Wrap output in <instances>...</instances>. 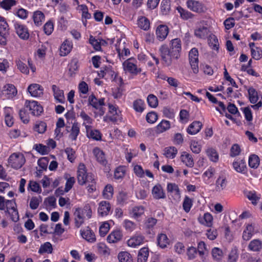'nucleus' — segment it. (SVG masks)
Returning <instances> with one entry per match:
<instances>
[{
  "label": "nucleus",
  "mask_w": 262,
  "mask_h": 262,
  "mask_svg": "<svg viewBox=\"0 0 262 262\" xmlns=\"http://www.w3.org/2000/svg\"><path fill=\"white\" fill-rule=\"evenodd\" d=\"M170 44V49L165 45H162L159 49L162 59L167 66H170L173 60H177L180 57L182 49L180 38L172 39Z\"/></svg>",
  "instance_id": "f257e3e1"
},
{
  "label": "nucleus",
  "mask_w": 262,
  "mask_h": 262,
  "mask_svg": "<svg viewBox=\"0 0 262 262\" xmlns=\"http://www.w3.org/2000/svg\"><path fill=\"white\" fill-rule=\"evenodd\" d=\"M26 162L24 155L20 152H14L11 154L8 159L9 165L15 169L20 168Z\"/></svg>",
  "instance_id": "f03ea898"
},
{
  "label": "nucleus",
  "mask_w": 262,
  "mask_h": 262,
  "mask_svg": "<svg viewBox=\"0 0 262 262\" xmlns=\"http://www.w3.org/2000/svg\"><path fill=\"white\" fill-rule=\"evenodd\" d=\"M77 179L79 184L83 185L86 183L94 181V178L91 173H87L85 165L80 164L77 170Z\"/></svg>",
  "instance_id": "7ed1b4c3"
},
{
  "label": "nucleus",
  "mask_w": 262,
  "mask_h": 262,
  "mask_svg": "<svg viewBox=\"0 0 262 262\" xmlns=\"http://www.w3.org/2000/svg\"><path fill=\"white\" fill-rule=\"evenodd\" d=\"M123 70L133 75H137L141 73L142 69L138 67L134 60L129 58L125 60L122 64Z\"/></svg>",
  "instance_id": "20e7f679"
},
{
  "label": "nucleus",
  "mask_w": 262,
  "mask_h": 262,
  "mask_svg": "<svg viewBox=\"0 0 262 262\" xmlns=\"http://www.w3.org/2000/svg\"><path fill=\"white\" fill-rule=\"evenodd\" d=\"M88 103L89 105L99 110V114L100 116H103L104 115L105 110L102 106L105 104L104 98H101L98 100L94 94H92L89 97Z\"/></svg>",
  "instance_id": "39448f33"
},
{
  "label": "nucleus",
  "mask_w": 262,
  "mask_h": 262,
  "mask_svg": "<svg viewBox=\"0 0 262 262\" xmlns=\"http://www.w3.org/2000/svg\"><path fill=\"white\" fill-rule=\"evenodd\" d=\"M199 52L196 48H192L189 53V63L193 72L196 74L199 72Z\"/></svg>",
  "instance_id": "423d86ee"
},
{
  "label": "nucleus",
  "mask_w": 262,
  "mask_h": 262,
  "mask_svg": "<svg viewBox=\"0 0 262 262\" xmlns=\"http://www.w3.org/2000/svg\"><path fill=\"white\" fill-rule=\"evenodd\" d=\"M25 105L33 116H39L43 112L42 107L37 101L27 100Z\"/></svg>",
  "instance_id": "0eeeda50"
},
{
  "label": "nucleus",
  "mask_w": 262,
  "mask_h": 262,
  "mask_svg": "<svg viewBox=\"0 0 262 262\" xmlns=\"http://www.w3.org/2000/svg\"><path fill=\"white\" fill-rule=\"evenodd\" d=\"M187 8L190 10L201 13L204 12L206 8L204 5L200 2L195 0H188L186 2Z\"/></svg>",
  "instance_id": "6e6552de"
},
{
  "label": "nucleus",
  "mask_w": 262,
  "mask_h": 262,
  "mask_svg": "<svg viewBox=\"0 0 262 262\" xmlns=\"http://www.w3.org/2000/svg\"><path fill=\"white\" fill-rule=\"evenodd\" d=\"M14 26L15 32L20 38L24 40L29 38V33L26 26L17 22L14 24Z\"/></svg>",
  "instance_id": "1a4fd4ad"
},
{
  "label": "nucleus",
  "mask_w": 262,
  "mask_h": 262,
  "mask_svg": "<svg viewBox=\"0 0 262 262\" xmlns=\"http://www.w3.org/2000/svg\"><path fill=\"white\" fill-rule=\"evenodd\" d=\"M108 114L103 117L104 122H116L118 120L119 114L116 107L112 104H108Z\"/></svg>",
  "instance_id": "9d476101"
},
{
  "label": "nucleus",
  "mask_w": 262,
  "mask_h": 262,
  "mask_svg": "<svg viewBox=\"0 0 262 262\" xmlns=\"http://www.w3.org/2000/svg\"><path fill=\"white\" fill-rule=\"evenodd\" d=\"M167 191L175 200H179L181 198V192L177 184L168 183L167 185Z\"/></svg>",
  "instance_id": "9b49d317"
},
{
  "label": "nucleus",
  "mask_w": 262,
  "mask_h": 262,
  "mask_svg": "<svg viewBox=\"0 0 262 262\" xmlns=\"http://www.w3.org/2000/svg\"><path fill=\"white\" fill-rule=\"evenodd\" d=\"M145 208L143 206H135L133 207L129 211V214L131 217L139 221L140 218L144 214Z\"/></svg>",
  "instance_id": "f8f14e48"
},
{
  "label": "nucleus",
  "mask_w": 262,
  "mask_h": 262,
  "mask_svg": "<svg viewBox=\"0 0 262 262\" xmlns=\"http://www.w3.org/2000/svg\"><path fill=\"white\" fill-rule=\"evenodd\" d=\"M151 194L153 198L156 200L164 199L166 198L165 192L160 184L155 185L152 190Z\"/></svg>",
  "instance_id": "ddd939ff"
},
{
  "label": "nucleus",
  "mask_w": 262,
  "mask_h": 262,
  "mask_svg": "<svg viewBox=\"0 0 262 262\" xmlns=\"http://www.w3.org/2000/svg\"><path fill=\"white\" fill-rule=\"evenodd\" d=\"M17 93L15 86L12 84H7L3 87V95L7 99H11L15 97Z\"/></svg>",
  "instance_id": "4468645a"
},
{
  "label": "nucleus",
  "mask_w": 262,
  "mask_h": 262,
  "mask_svg": "<svg viewBox=\"0 0 262 262\" xmlns=\"http://www.w3.org/2000/svg\"><path fill=\"white\" fill-rule=\"evenodd\" d=\"M28 91L31 96L34 97H40L43 95V89L36 83L31 84L28 88Z\"/></svg>",
  "instance_id": "2eb2a0df"
},
{
  "label": "nucleus",
  "mask_w": 262,
  "mask_h": 262,
  "mask_svg": "<svg viewBox=\"0 0 262 262\" xmlns=\"http://www.w3.org/2000/svg\"><path fill=\"white\" fill-rule=\"evenodd\" d=\"M168 33V27L166 25H160L156 29V37L159 40L163 41L167 36Z\"/></svg>",
  "instance_id": "dca6fc26"
},
{
  "label": "nucleus",
  "mask_w": 262,
  "mask_h": 262,
  "mask_svg": "<svg viewBox=\"0 0 262 262\" xmlns=\"http://www.w3.org/2000/svg\"><path fill=\"white\" fill-rule=\"evenodd\" d=\"M93 153L96 158L97 161L101 165L105 166L107 161L106 160L104 152L98 147H95L93 150Z\"/></svg>",
  "instance_id": "f3484780"
},
{
  "label": "nucleus",
  "mask_w": 262,
  "mask_h": 262,
  "mask_svg": "<svg viewBox=\"0 0 262 262\" xmlns=\"http://www.w3.org/2000/svg\"><path fill=\"white\" fill-rule=\"evenodd\" d=\"M73 48V43L68 39L65 40L60 48V55L65 56L70 53Z\"/></svg>",
  "instance_id": "a211bd4d"
},
{
  "label": "nucleus",
  "mask_w": 262,
  "mask_h": 262,
  "mask_svg": "<svg viewBox=\"0 0 262 262\" xmlns=\"http://www.w3.org/2000/svg\"><path fill=\"white\" fill-rule=\"evenodd\" d=\"M52 90L53 92V95L55 99L59 103H63L65 101L63 91L60 90L59 87L56 85H52Z\"/></svg>",
  "instance_id": "6ab92c4d"
},
{
  "label": "nucleus",
  "mask_w": 262,
  "mask_h": 262,
  "mask_svg": "<svg viewBox=\"0 0 262 262\" xmlns=\"http://www.w3.org/2000/svg\"><path fill=\"white\" fill-rule=\"evenodd\" d=\"M202 127V124L200 121H193L187 128V132L188 134L194 135L199 133Z\"/></svg>",
  "instance_id": "aec40b11"
},
{
  "label": "nucleus",
  "mask_w": 262,
  "mask_h": 262,
  "mask_svg": "<svg viewBox=\"0 0 262 262\" xmlns=\"http://www.w3.org/2000/svg\"><path fill=\"white\" fill-rule=\"evenodd\" d=\"M87 137L93 140L101 141L102 140V134L99 130L93 129L91 126L86 129Z\"/></svg>",
  "instance_id": "412c9836"
},
{
  "label": "nucleus",
  "mask_w": 262,
  "mask_h": 262,
  "mask_svg": "<svg viewBox=\"0 0 262 262\" xmlns=\"http://www.w3.org/2000/svg\"><path fill=\"white\" fill-rule=\"evenodd\" d=\"M227 180L224 176H220L215 182V190L221 192L226 189L227 185Z\"/></svg>",
  "instance_id": "4be33fe9"
},
{
  "label": "nucleus",
  "mask_w": 262,
  "mask_h": 262,
  "mask_svg": "<svg viewBox=\"0 0 262 262\" xmlns=\"http://www.w3.org/2000/svg\"><path fill=\"white\" fill-rule=\"evenodd\" d=\"M111 210V205L106 201H102L99 203L98 212L101 216L107 215Z\"/></svg>",
  "instance_id": "5701e85b"
},
{
  "label": "nucleus",
  "mask_w": 262,
  "mask_h": 262,
  "mask_svg": "<svg viewBox=\"0 0 262 262\" xmlns=\"http://www.w3.org/2000/svg\"><path fill=\"white\" fill-rule=\"evenodd\" d=\"M122 237L120 230H117L112 231L107 237V241L109 243H116L120 241Z\"/></svg>",
  "instance_id": "b1692460"
},
{
  "label": "nucleus",
  "mask_w": 262,
  "mask_h": 262,
  "mask_svg": "<svg viewBox=\"0 0 262 262\" xmlns=\"http://www.w3.org/2000/svg\"><path fill=\"white\" fill-rule=\"evenodd\" d=\"M144 239L142 235L134 236L128 240L127 245L129 247L135 248L141 245L143 243Z\"/></svg>",
  "instance_id": "393cba45"
},
{
  "label": "nucleus",
  "mask_w": 262,
  "mask_h": 262,
  "mask_svg": "<svg viewBox=\"0 0 262 262\" xmlns=\"http://www.w3.org/2000/svg\"><path fill=\"white\" fill-rule=\"evenodd\" d=\"M75 225L77 228H79L84 222L85 216L82 214L80 210L77 208L74 212Z\"/></svg>",
  "instance_id": "a878e982"
},
{
  "label": "nucleus",
  "mask_w": 262,
  "mask_h": 262,
  "mask_svg": "<svg viewBox=\"0 0 262 262\" xmlns=\"http://www.w3.org/2000/svg\"><path fill=\"white\" fill-rule=\"evenodd\" d=\"M233 167L237 172L244 173L246 171L247 167L246 164L243 160H237L233 162Z\"/></svg>",
  "instance_id": "bb28decb"
},
{
  "label": "nucleus",
  "mask_w": 262,
  "mask_h": 262,
  "mask_svg": "<svg viewBox=\"0 0 262 262\" xmlns=\"http://www.w3.org/2000/svg\"><path fill=\"white\" fill-rule=\"evenodd\" d=\"M79 133L80 127L79 124L78 122H75L72 124V128L70 131L69 138L72 141H76Z\"/></svg>",
  "instance_id": "cd10ccee"
},
{
  "label": "nucleus",
  "mask_w": 262,
  "mask_h": 262,
  "mask_svg": "<svg viewBox=\"0 0 262 262\" xmlns=\"http://www.w3.org/2000/svg\"><path fill=\"white\" fill-rule=\"evenodd\" d=\"M81 235L82 237L90 243L95 242L96 238L94 233L90 229L81 230Z\"/></svg>",
  "instance_id": "c85d7f7f"
},
{
  "label": "nucleus",
  "mask_w": 262,
  "mask_h": 262,
  "mask_svg": "<svg viewBox=\"0 0 262 262\" xmlns=\"http://www.w3.org/2000/svg\"><path fill=\"white\" fill-rule=\"evenodd\" d=\"M170 128V123L169 121L163 120L156 126V132L158 134L162 133Z\"/></svg>",
  "instance_id": "c756f323"
},
{
  "label": "nucleus",
  "mask_w": 262,
  "mask_h": 262,
  "mask_svg": "<svg viewBox=\"0 0 262 262\" xmlns=\"http://www.w3.org/2000/svg\"><path fill=\"white\" fill-rule=\"evenodd\" d=\"M182 161L186 166L192 167L194 165L193 160L191 155L187 152H183L181 156Z\"/></svg>",
  "instance_id": "7c9ffc66"
},
{
  "label": "nucleus",
  "mask_w": 262,
  "mask_h": 262,
  "mask_svg": "<svg viewBox=\"0 0 262 262\" xmlns=\"http://www.w3.org/2000/svg\"><path fill=\"white\" fill-rule=\"evenodd\" d=\"M79 116L83 120L82 125L85 126L86 129H88L91 127L90 125L93 123V119L84 111H81Z\"/></svg>",
  "instance_id": "2f4dec72"
},
{
  "label": "nucleus",
  "mask_w": 262,
  "mask_h": 262,
  "mask_svg": "<svg viewBox=\"0 0 262 262\" xmlns=\"http://www.w3.org/2000/svg\"><path fill=\"white\" fill-rule=\"evenodd\" d=\"M133 107L136 112L142 113L145 109L144 102L141 99L135 100L133 103Z\"/></svg>",
  "instance_id": "473e14b6"
},
{
  "label": "nucleus",
  "mask_w": 262,
  "mask_h": 262,
  "mask_svg": "<svg viewBox=\"0 0 262 262\" xmlns=\"http://www.w3.org/2000/svg\"><path fill=\"white\" fill-rule=\"evenodd\" d=\"M158 245L161 248H165L169 243V240L165 234L161 233L158 235L157 238Z\"/></svg>",
  "instance_id": "72a5a7b5"
},
{
  "label": "nucleus",
  "mask_w": 262,
  "mask_h": 262,
  "mask_svg": "<svg viewBox=\"0 0 262 262\" xmlns=\"http://www.w3.org/2000/svg\"><path fill=\"white\" fill-rule=\"evenodd\" d=\"M209 34V30L207 27H202L198 28L195 30V35L202 39H205L207 37Z\"/></svg>",
  "instance_id": "f704fd0d"
},
{
  "label": "nucleus",
  "mask_w": 262,
  "mask_h": 262,
  "mask_svg": "<svg viewBox=\"0 0 262 262\" xmlns=\"http://www.w3.org/2000/svg\"><path fill=\"white\" fill-rule=\"evenodd\" d=\"M200 223L207 227H211L213 223L212 215L209 213H205L202 219H199Z\"/></svg>",
  "instance_id": "c9c22d12"
},
{
  "label": "nucleus",
  "mask_w": 262,
  "mask_h": 262,
  "mask_svg": "<svg viewBox=\"0 0 262 262\" xmlns=\"http://www.w3.org/2000/svg\"><path fill=\"white\" fill-rule=\"evenodd\" d=\"M248 248L252 251H259L262 249V242L259 239H253L250 242Z\"/></svg>",
  "instance_id": "e433bc0d"
},
{
  "label": "nucleus",
  "mask_w": 262,
  "mask_h": 262,
  "mask_svg": "<svg viewBox=\"0 0 262 262\" xmlns=\"http://www.w3.org/2000/svg\"><path fill=\"white\" fill-rule=\"evenodd\" d=\"M248 93L250 102L252 104L256 103L259 98L258 93L256 90L252 87H250L248 90Z\"/></svg>",
  "instance_id": "4c0bfd02"
},
{
  "label": "nucleus",
  "mask_w": 262,
  "mask_h": 262,
  "mask_svg": "<svg viewBox=\"0 0 262 262\" xmlns=\"http://www.w3.org/2000/svg\"><path fill=\"white\" fill-rule=\"evenodd\" d=\"M163 155L167 158H174L178 153L177 149L173 146H170L165 148Z\"/></svg>",
  "instance_id": "58836bf2"
},
{
  "label": "nucleus",
  "mask_w": 262,
  "mask_h": 262,
  "mask_svg": "<svg viewBox=\"0 0 262 262\" xmlns=\"http://www.w3.org/2000/svg\"><path fill=\"white\" fill-rule=\"evenodd\" d=\"M254 230V227L251 224L248 225L243 233V239L245 241L249 240L253 235Z\"/></svg>",
  "instance_id": "ea45409f"
},
{
  "label": "nucleus",
  "mask_w": 262,
  "mask_h": 262,
  "mask_svg": "<svg viewBox=\"0 0 262 262\" xmlns=\"http://www.w3.org/2000/svg\"><path fill=\"white\" fill-rule=\"evenodd\" d=\"M89 43L93 46V48L96 51H100L101 49V45L102 42H105L103 39H96L92 35L90 36Z\"/></svg>",
  "instance_id": "a19ab883"
},
{
  "label": "nucleus",
  "mask_w": 262,
  "mask_h": 262,
  "mask_svg": "<svg viewBox=\"0 0 262 262\" xmlns=\"http://www.w3.org/2000/svg\"><path fill=\"white\" fill-rule=\"evenodd\" d=\"M137 24L140 28L144 30H147L149 29L150 27L149 20L144 16H141L139 17L138 19Z\"/></svg>",
  "instance_id": "79ce46f5"
},
{
  "label": "nucleus",
  "mask_w": 262,
  "mask_h": 262,
  "mask_svg": "<svg viewBox=\"0 0 262 262\" xmlns=\"http://www.w3.org/2000/svg\"><path fill=\"white\" fill-rule=\"evenodd\" d=\"M53 251V247L52 244L50 242H46L43 244H42L38 250L39 254L43 253H52Z\"/></svg>",
  "instance_id": "37998d69"
},
{
  "label": "nucleus",
  "mask_w": 262,
  "mask_h": 262,
  "mask_svg": "<svg viewBox=\"0 0 262 262\" xmlns=\"http://www.w3.org/2000/svg\"><path fill=\"white\" fill-rule=\"evenodd\" d=\"M119 262H132L133 259L131 255L127 252H120L118 255Z\"/></svg>",
  "instance_id": "c03bdc74"
},
{
  "label": "nucleus",
  "mask_w": 262,
  "mask_h": 262,
  "mask_svg": "<svg viewBox=\"0 0 262 262\" xmlns=\"http://www.w3.org/2000/svg\"><path fill=\"white\" fill-rule=\"evenodd\" d=\"M206 152L211 161L216 162L219 160V155L215 149L209 148L206 150Z\"/></svg>",
  "instance_id": "a18cd8bd"
},
{
  "label": "nucleus",
  "mask_w": 262,
  "mask_h": 262,
  "mask_svg": "<svg viewBox=\"0 0 262 262\" xmlns=\"http://www.w3.org/2000/svg\"><path fill=\"white\" fill-rule=\"evenodd\" d=\"M33 20L37 26H40L41 22L45 19L44 14L40 11H36L33 14Z\"/></svg>",
  "instance_id": "49530a36"
},
{
  "label": "nucleus",
  "mask_w": 262,
  "mask_h": 262,
  "mask_svg": "<svg viewBox=\"0 0 262 262\" xmlns=\"http://www.w3.org/2000/svg\"><path fill=\"white\" fill-rule=\"evenodd\" d=\"M157 223V220L152 217H147L145 220L144 226L146 230L149 232L152 230Z\"/></svg>",
  "instance_id": "de8ad7c7"
},
{
  "label": "nucleus",
  "mask_w": 262,
  "mask_h": 262,
  "mask_svg": "<svg viewBox=\"0 0 262 262\" xmlns=\"http://www.w3.org/2000/svg\"><path fill=\"white\" fill-rule=\"evenodd\" d=\"M260 163L259 157L256 155H252L249 158V165L251 168H257Z\"/></svg>",
  "instance_id": "09e8293b"
},
{
  "label": "nucleus",
  "mask_w": 262,
  "mask_h": 262,
  "mask_svg": "<svg viewBox=\"0 0 262 262\" xmlns=\"http://www.w3.org/2000/svg\"><path fill=\"white\" fill-rule=\"evenodd\" d=\"M123 226L126 231L132 232L136 229L137 224L133 221L126 219L123 222Z\"/></svg>",
  "instance_id": "8fccbe9b"
},
{
  "label": "nucleus",
  "mask_w": 262,
  "mask_h": 262,
  "mask_svg": "<svg viewBox=\"0 0 262 262\" xmlns=\"http://www.w3.org/2000/svg\"><path fill=\"white\" fill-rule=\"evenodd\" d=\"M97 249L98 253L104 256H107L110 254V249L106 247L104 243H99L97 244Z\"/></svg>",
  "instance_id": "3c124183"
},
{
  "label": "nucleus",
  "mask_w": 262,
  "mask_h": 262,
  "mask_svg": "<svg viewBox=\"0 0 262 262\" xmlns=\"http://www.w3.org/2000/svg\"><path fill=\"white\" fill-rule=\"evenodd\" d=\"M9 26L6 19L0 16V34H8Z\"/></svg>",
  "instance_id": "603ef678"
},
{
  "label": "nucleus",
  "mask_w": 262,
  "mask_h": 262,
  "mask_svg": "<svg viewBox=\"0 0 262 262\" xmlns=\"http://www.w3.org/2000/svg\"><path fill=\"white\" fill-rule=\"evenodd\" d=\"M193 204V201L188 196L186 195L183 202V208L184 211L188 213L190 210Z\"/></svg>",
  "instance_id": "864d4df0"
},
{
  "label": "nucleus",
  "mask_w": 262,
  "mask_h": 262,
  "mask_svg": "<svg viewBox=\"0 0 262 262\" xmlns=\"http://www.w3.org/2000/svg\"><path fill=\"white\" fill-rule=\"evenodd\" d=\"M42 201L40 196H33L31 198L30 202V207L33 210L36 209Z\"/></svg>",
  "instance_id": "5fc2aeb1"
},
{
  "label": "nucleus",
  "mask_w": 262,
  "mask_h": 262,
  "mask_svg": "<svg viewBox=\"0 0 262 262\" xmlns=\"http://www.w3.org/2000/svg\"><path fill=\"white\" fill-rule=\"evenodd\" d=\"M125 173V169L123 166H119L114 171V178L117 180L123 179Z\"/></svg>",
  "instance_id": "6e6d98bb"
},
{
  "label": "nucleus",
  "mask_w": 262,
  "mask_h": 262,
  "mask_svg": "<svg viewBox=\"0 0 262 262\" xmlns=\"http://www.w3.org/2000/svg\"><path fill=\"white\" fill-rule=\"evenodd\" d=\"M147 102L148 105L152 108H156L158 105V98L153 94H150L147 96Z\"/></svg>",
  "instance_id": "4d7b16f0"
},
{
  "label": "nucleus",
  "mask_w": 262,
  "mask_h": 262,
  "mask_svg": "<svg viewBox=\"0 0 262 262\" xmlns=\"http://www.w3.org/2000/svg\"><path fill=\"white\" fill-rule=\"evenodd\" d=\"M177 10L180 13L181 17L184 19H188L193 16V15L191 12L184 9L181 7H178L177 8Z\"/></svg>",
  "instance_id": "13d9d810"
},
{
  "label": "nucleus",
  "mask_w": 262,
  "mask_h": 262,
  "mask_svg": "<svg viewBox=\"0 0 262 262\" xmlns=\"http://www.w3.org/2000/svg\"><path fill=\"white\" fill-rule=\"evenodd\" d=\"M113 191L114 189L113 186L110 184L107 185L105 187L103 191V195L104 198L107 199L112 198L113 194Z\"/></svg>",
  "instance_id": "bf43d9fd"
},
{
  "label": "nucleus",
  "mask_w": 262,
  "mask_h": 262,
  "mask_svg": "<svg viewBox=\"0 0 262 262\" xmlns=\"http://www.w3.org/2000/svg\"><path fill=\"white\" fill-rule=\"evenodd\" d=\"M170 9V4L169 0H163L161 4V10L163 14L166 15Z\"/></svg>",
  "instance_id": "052dcab7"
},
{
  "label": "nucleus",
  "mask_w": 262,
  "mask_h": 262,
  "mask_svg": "<svg viewBox=\"0 0 262 262\" xmlns=\"http://www.w3.org/2000/svg\"><path fill=\"white\" fill-rule=\"evenodd\" d=\"M16 3L15 0H3L0 3V6L3 9L8 10L11 9V8L15 5Z\"/></svg>",
  "instance_id": "680f3d73"
},
{
  "label": "nucleus",
  "mask_w": 262,
  "mask_h": 262,
  "mask_svg": "<svg viewBox=\"0 0 262 262\" xmlns=\"http://www.w3.org/2000/svg\"><path fill=\"white\" fill-rule=\"evenodd\" d=\"M17 69L23 74L28 75L29 73V70L26 64L21 60H18L16 61Z\"/></svg>",
  "instance_id": "e2e57ef3"
},
{
  "label": "nucleus",
  "mask_w": 262,
  "mask_h": 262,
  "mask_svg": "<svg viewBox=\"0 0 262 262\" xmlns=\"http://www.w3.org/2000/svg\"><path fill=\"white\" fill-rule=\"evenodd\" d=\"M78 210H80L82 214L87 217L88 219H90L92 216V210L89 204L85 205L83 208H77Z\"/></svg>",
  "instance_id": "0e129e2a"
},
{
  "label": "nucleus",
  "mask_w": 262,
  "mask_h": 262,
  "mask_svg": "<svg viewBox=\"0 0 262 262\" xmlns=\"http://www.w3.org/2000/svg\"><path fill=\"white\" fill-rule=\"evenodd\" d=\"M46 128L47 125L46 123L42 121L35 124L34 127V130L39 134L43 133L46 130Z\"/></svg>",
  "instance_id": "69168bd1"
},
{
  "label": "nucleus",
  "mask_w": 262,
  "mask_h": 262,
  "mask_svg": "<svg viewBox=\"0 0 262 262\" xmlns=\"http://www.w3.org/2000/svg\"><path fill=\"white\" fill-rule=\"evenodd\" d=\"M69 71L74 73L79 68L78 60L77 58H73L71 60L69 65Z\"/></svg>",
  "instance_id": "338daca9"
},
{
  "label": "nucleus",
  "mask_w": 262,
  "mask_h": 262,
  "mask_svg": "<svg viewBox=\"0 0 262 262\" xmlns=\"http://www.w3.org/2000/svg\"><path fill=\"white\" fill-rule=\"evenodd\" d=\"M54 30V25L51 21H47L43 26V31L48 35H50Z\"/></svg>",
  "instance_id": "774afa93"
}]
</instances>
